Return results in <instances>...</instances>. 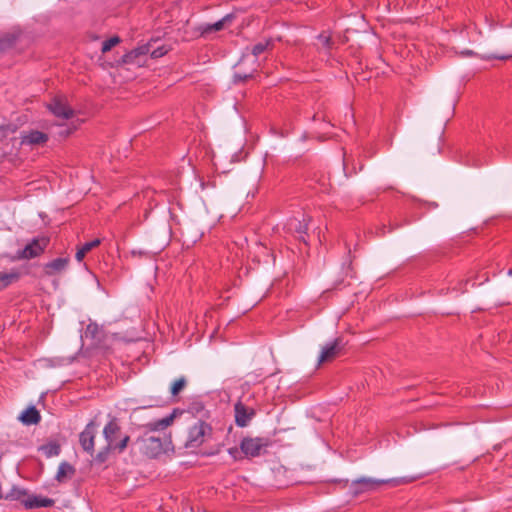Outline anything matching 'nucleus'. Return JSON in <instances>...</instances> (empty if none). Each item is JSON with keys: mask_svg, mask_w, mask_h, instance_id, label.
<instances>
[{"mask_svg": "<svg viewBox=\"0 0 512 512\" xmlns=\"http://www.w3.org/2000/svg\"><path fill=\"white\" fill-rule=\"evenodd\" d=\"M414 478H391V479H376L371 477H361L352 481L350 490L353 496H358L362 493L375 491L382 485H390L396 487L398 485L409 483Z\"/></svg>", "mask_w": 512, "mask_h": 512, "instance_id": "f257e3e1", "label": "nucleus"}, {"mask_svg": "<svg viewBox=\"0 0 512 512\" xmlns=\"http://www.w3.org/2000/svg\"><path fill=\"white\" fill-rule=\"evenodd\" d=\"M137 442L142 444L143 451L148 457L156 458L169 449L171 438L167 435L159 437L145 433Z\"/></svg>", "mask_w": 512, "mask_h": 512, "instance_id": "f03ea898", "label": "nucleus"}, {"mask_svg": "<svg viewBox=\"0 0 512 512\" xmlns=\"http://www.w3.org/2000/svg\"><path fill=\"white\" fill-rule=\"evenodd\" d=\"M103 435L109 448L116 449L119 453L123 452L129 441L128 435H121V427L116 419L110 420L103 429Z\"/></svg>", "mask_w": 512, "mask_h": 512, "instance_id": "7ed1b4c3", "label": "nucleus"}, {"mask_svg": "<svg viewBox=\"0 0 512 512\" xmlns=\"http://www.w3.org/2000/svg\"><path fill=\"white\" fill-rule=\"evenodd\" d=\"M272 444L268 437H244L240 443L242 454L247 458H255L266 453Z\"/></svg>", "mask_w": 512, "mask_h": 512, "instance_id": "20e7f679", "label": "nucleus"}, {"mask_svg": "<svg viewBox=\"0 0 512 512\" xmlns=\"http://www.w3.org/2000/svg\"><path fill=\"white\" fill-rule=\"evenodd\" d=\"M210 426L203 422L197 421L189 430L188 440L186 445L191 448L199 447L205 439V436L210 433Z\"/></svg>", "mask_w": 512, "mask_h": 512, "instance_id": "39448f33", "label": "nucleus"}, {"mask_svg": "<svg viewBox=\"0 0 512 512\" xmlns=\"http://www.w3.org/2000/svg\"><path fill=\"white\" fill-rule=\"evenodd\" d=\"M97 434L96 424L91 421L80 433L79 442L84 451L93 456L94 453V440Z\"/></svg>", "mask_w": 512, "mask_h": 512, "instance_id": "423d86ee", "label": "nucleus"}, {"mask_svg": "<svg viewBox=\"0 0 512 512\" xmlns=\"http://www.w3.org/2000/svg\"><path fill=\"white\" fill-rule=\"evenodd\" d=\"M15 493L17 494L16 498L21 500L26 509L51 507L54 505V500L47 497L29 496L26 499H21L22 496H26L25 491L16 490Z\"/></svg>", "mask_w": 512, "mask_h": 512, "instance_id": "0eeeda50", "label": "nucleus"}, {"mask_svg": "<svg viewBox=\"0 0 512 512\" xmlns=\"http://www.w3.org/2000/svg\"><path fill=\"white\" fill-rule=\"evenodd\" d=\"M49 110L59 118L69 119L74 116V110L68 106L66 99L62 97L54 98L48 105Z\"/></svg>", "mask_w": 512, "mask_h": 512, "instance_id": "6e6552de", "label": "nucleus"}, {"mask_svg": "<svg viewBox=\"0 0 512 512\" xmlns=\"http://www.w3.org/2000/svg\"><path fill=\"white\" fill-rule=\"evenodd\" d=\"M343 347H344V345L342 343L341 338H336L333 342H331L330 344H327L326 346H324L322 348L318 363L322 364L325 362L332 361L340 354Z\"/></svg>", "mask_w": 512, "mask_h": 512, "instance_id": "1a4fd4ad", "label": "nucleus"}, {"mask_svg": "<svg viewBox=\"0 0 512 512\" xmlns=\"http://www.w3.org/2000/svg\"><path fill=\"white\" fill-rule=\"evenodd\" d=\"M48 245L47 238L34 239L31 243L27 244L20 252V257L23 259H32L39 256L46 246Z\"/></svg>", "mask_w": 512, "mask_h": 512, "instance_id": "9d476101", "label": "nucleus"}, {"mask_svg": "<svg viewBox=\"0 0 512 512\" xmlns=\"http://www.w3.org/2000/svg\"><path fill=\"white\" fill-rule=\"evenodd\" d=\"M49 140L47 133L38 130H29L21 133V143L30 146H43Z\"/></svg>", "mask_w": 512, "mask_h": 512, "instance_id": "9b49d317", "label": "nucleus"}, {"mask_svg": "<svg viewBox=\"0 0 512 512\" xmlns=\"http://www.w3.org/2000/svg\"><path fill=\"white\" fill-rule=\"evenodd\" d=\"M151 47H152V43L149 42L147 44H144L142 46H139V47L131 50L130 52L126 53L122 57V62L125 64L141 65L142 64L141 58L150 52Z\"/></svg>", "mask_w": 512, "mask_h": 512, "instance_id": "f8f14e48", "label": "nucleus"}, {"mask_svg": "<svg viewBox=\"0 0 512 512\" xmlns=\"http://www.w3.org/2000/svg\"><path fill=\"white\" fill-rule=\"evenodd\" d=\"M235 422L239 427H245L255 415L254 409L246 407L242 402L234 405Z\"/></svg>", "mask_w": 512, "mask_h": 512, "instance_id": "ddd939ff", "label": "nucleus"}, {"mask_svg": "<svg viewBox=\"0 0 512 512\" xmlns=\"http://www.w3.org/2000/svg\"><path fill=\"white\" fill-rule=\"evenodd\" d=\"M232 19H233V15L227 14L221 20L215 22L214 24H205V25L200 26L199 30L201 31L202 34H208V33H212V32L221 31L222 29H224L226 24H228L232 21Z\"/></svg>", "mask_w": 512, "mask_h": 512, "instance_id": "4468645a", "label": "nucleus"}, {"mask_svg": "<svg viewBox=\"0 0 512 512\" xmlns=\"http://www.w3.org/2000/svg\"><path fill=\"white\" fill-rule=\"evenodd\" d=\"M174 421V414L166 416L160 420L149 422L144 425L148 432L162 431L169 427Z\"/></svg>", "mask_w": 512, "mask_h": 512, "instance_id": "2eb2a0df", "label": "nucleus"}, {"mask_svg": "<svg viewBox=\"0 0 512 512\" xmlns=\"http://www.w3.org/2000/svg\"><path fill=\"white\" fill-rule=\"evenodd\" d=\"M19 419L25 425L37 424L40 422V413L35 407H29L25 411L22 412Z\"/></svg>", "mask_w": 512, "mask_h": 512, "instance_id": "dca6fc26", "label": "nucleus"}, {"mask_svg": "<svg viewBox=\"0 0 512 512\" xmlns=\"http://www.w3.org/2000/svg\"><path fill=\"white\" fill-rule=\"evenodd\" d=\"M69 262L68 258H56L45 265L46 273L49 275L65 270Z\"/></svg>", "mask_w": 512, "mask_h": 512, "instance_id": "f3484780", "label": "nucleus"}, {"mask_svg": "<svg viewBox=\"0 0 512 512\" xmlns=\"http://www.w3.org/2000/svg\"><path fill=\"white\" fill-rule=\"evenodd\" d=\"M75 474V468L68 462H62L56 474V480L58 482H64L66 479L71 478Z\"/></svg>", "mask_w": 512, "mask_h": 512, "instance_id": "a211bd4d", "label": "nucleus"}, {"mask_svg": "<svg viewBox=\"0 0 512 512\" xmlns=\"http://www.w3.org/2000/svg\"><path fill=\"white\" fill-rule=\"evenodd\" d=\"M101 243V240L100 239H94L90 242H86L85 244H83L76 252V255H75V258L78 262H81L85 255L90 252L92 249L96 248L97 246H99Z\"/></svg>", "mask_w": 512, "mask_h": 512, "instance_id": "6ab92c4d", "label": "nucleus"}, {"mask_svg": "<svg viewBox=\"0 0 512 512\" xmlns=\"http://www.w3.org/2000/svg\"><path fill=\"white\" fill-rule=\"evenodd\" d=\"M40 450L48 457L57 456L60 453V445L56 442H50L40 447Z\"/></svg>", "mask_w": 512, "mask_h": 512, "instance_id": "aec40b11", "label": "nucleus"}, {"mask_svg": "<svg viewBox=\"0 0 512 512\" xmlns=\"http://www.w3.org/2000/svg\"><path fill=\"white\" fill-rule=\"evenodd\" d=\"M18 279L17 273L0 272V290L8 287L13 281Z\"/></svg>", "mask_w": 512, "mask_h": 512, "instance_id": "412c9836", "label": "nucleus"}, {"mask_svg": "<svg viewBox=\"0 0 512 512\" xmlns=\"http://www.w3.org/2000/svg\"><path fill=\"white\" fill-rule=\"evenodd\" d=\"M187 385V380L185 377H180L176 379L170 388L171 394L173 396H177Z\"/></svg>", "mask_w": 512, "mask_h": 512, "instance_id": "4be33fe9", "label": "nucleus"}, {"mask_svg": "<svg viewBox=\"0 0 512 512\" xmlns=\"http://www.w3.org/2000/svg\"><path fill=\"white\" fill-rule=\"evenodd\" d=\"M115 449L114 448H109V445H105V447H103L95 456H94V461L96 463H99V464H102L104 463L107 459H108V456H109V453L111 451H114Z\"/></svg>", "mask_w": 512, "mask_h": 512, "instance_id": "5701e85b", "label": "nucleus"}, {"mask_svg": "<svg viewBox=\"0 0 512 512\" xmlns=\"http://www.w3.org/2000/svg\"><path fill=\"white\" fill-rule=\"evenodd\" d=\"M289 229L299 234H304L307 231V223L298 220H292L289 223Z\"/></svg>", "mask_w": 512, "mask_h": 512, "instance_id": "b1692460", "label": "nucleus"}, {"mask_svg": "<svg viewBox=\"0 0 512 512\" xmlns=\"http://www.w3.org/2000/svg\"><path fill=\"white\" fill-rule=\"evenodd\" d=\"M270 45H271L270 40H266L265 42H259L253 46L252 54L257 57L260 54H262L264 51H266L270 47Z\"/></svg>", "mask_w": 512, "mask_h": 512, "instance_id": "393cba45", "label": "nucleus"}, {"mask_svg": "<svg viewBox=\"0 0 512 512\" xmlns=\"http://www.w3.org/2000/svg\"><path fill=\"white\" fill-rule=\"evenodd\" d=\"M120 42V38L117 36L111 37L110 39L106 40L102 44L101 51L103 53L109 52L114 46H116Z\"/></svg>", "mask_w": 512, "mask_h": 512, "instance_id": "a878e982", "label": "nucleus"}, {"mask_svg": "<svg viewBox=\"0 0 512 512\" xmlns=\"http://www.w3.org/2000/svg\"><path fill=\"white\" fill-rule=\"evenodd\" d=\"M167 52H168V48H166L165 46H161V47H157L154 49L151 48L149 53L152 58H160V57L164 56Z\"/></svg>", "mask_w": 512, "mask_h": 512, "instance_id": "bb28decb", "label": "nucleus"}, {"mask_svg": "<svg viewBox=\"0 0 512 512\" xmlns=\"http://www.w3.org/2000/svg\"><path fill=\"white\" fill-rule=\"evenodd\" d=\"M99 332H100V329H99L98 325H96V324H89V325L87 326V328H86V332H85V334H86V337H87L88 335H91V337H93V338H97V334H98Z\"/></svg>", "mask_w": 512, "mask_h": 512, "instance_id": "cd10ccee", "label": "nucleus"}, {"mask_svg": "<svg viewBox=\"0 0 512 512\" xmlns=\"http://www.w3.org/2000/svg\"><path fill=\"white\" fill-rule=\"evenodd\" d=\"M229 454L235 459L239 460L241 459V449L239 450L237 447H232L228 449Z\"/></svg>", "mask_w": 512, "mask_h": 512, "instance_id": "c85d7f7f", "label": "nucleus"}, {"mask_svg": "<svg viewBox=\"0 0 512 512\" xmlns=\"http://www.w3.org/2000/svg\"><path fill=\"white\" fill-rule=\"evenodd\" d=\"M13 43L12 38L0 40V50L10 47Z\"/></svg>", "mask_w": 512, "mask_h": 512, "instance_id": "c756f323", "label": "nucleus"}, {"mask_svg": "<svg viewBox=\"0 0 512 512\" xmlns=\"http://www.w3.org/2000/svg\"><path fill=\"white\" fill-rule=\"evenodd\" d=\"M319 40L322 42V44H323L324 46H328V45H329V43H330V37H329V36H326V35H324V34H321V35L319 36Z\"/></svg>", "mask_w": 512, "mask_h": 512, "instance_id": "7c9ffc66", "label": "nucleus"}, {"mask_svg": "<svg viewBox=\"0 0 512 512\" xmlns=\"http://www.w3.org/2000/svg\"><path fill=\"white\" fill-rule=\"evenodd\" d=\"M71 133L70 129H64L59 132L60 136L67 137Z\"/></svg>", "mask_w": 512, "mask_h": 512, "instance_id": "2f4dec72", "label": "nucleus"}, {"mask_svg": "<svg viewBox=\"0 0 512 512\" xmlns=\"http://www.w3.org/2000/svg\"><path fill=\"white\" fill-rule=\"evenodd\" d=\"M461 54L464 56H472V55H474V52L472 50H465V51H462Z\"/></svg>", "mask_w": 512, "mask_h": 512, "instance_id": "473e14b6", "label": "nucleus"}, {"mask_svg": "<svg viewBox=\"0 0 512 512\" xmlns=\"http://www.w3.org/2000/svg\"><path fill=\"white\" fill-rule=\"evenodd\" d=\"M512 56H501V55H494L493 58L495 59H500V60H504V59H509L511 58Z\"/></svg>", "mask_w": 512, "mask_h": 512, "instance_id": "72a5a7b5", "label": "nucleus"}, {"mask_svg": "<svg viewBox=\"0 0 512 512\" xmlns=\"http://www.w3.org/2000/svg\"><path fill=\"white\" fill-rule=\"evenodd\" d=\"M247 77H248L247 75H244L243 77H242V76H240V75H236V76H235V78H236V79H239V80H244V79H246Z\"/></svg>", "mask_w": 512, "mask_h": 512, "instance_id": "f704fd0d", "label": "nucleus"}]
</instances>
